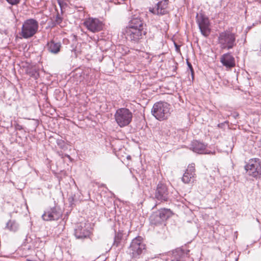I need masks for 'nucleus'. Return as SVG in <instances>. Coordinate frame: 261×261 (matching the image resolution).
<instances>
[{
    "label": "nucleus",
    "mask_w": 261,
    "mask_h": 261,
    "mask_svg": "<svg viewBox=\"0 0 261 261\" xmlns=\"http://www.w3.org/2000/svg\"><path fill=\"white\" fill-rule=\"evenodd\" d=\"M237 35L229 30L223 31L219 33L218 42L222 49H230L237 45Z\"/></svg>",
    "instance_id": "f257e3e1"
},
{
    "label": "nucleus",
    "mask_w": 261,
    "mask_h": 261,
    "mask_svg": "<svg viewBox=\"0 0 261 261\" xmlns=\"http://www.w3.org/2000/svg\"><path fill=\"white\" fill-rule=\"evenodd\" d=\"M39 29V23L34 18H29L22 23L19 35L24 39H29L33 37Z\"/></svg>",
    "instance_id": "f03ea898"
},
{
    "label": "nucleus",
    "mask_w": 261,
    "mask_h": 261,
    "mask_svg": "<svg viewBox=\"0 0 261 261\" xmlns=\"http://www.w3.org/2000/svg\"><path fill=\"white\" fill-rule=\"evenodd\" d=\"M170 105L165 102H158L154 104L151 113L160 121L167 119L170 115Z\"/></svg>",
    "instance_id": "7ed1b4c3"
},
{
    "label": "nucleus",
    "mask_w": 261,
    "mask_h": 261,
    "mask_svg": "<svg viewBox=\"0 0 261 261\" xmlns=\"http://www.w3.org/2000/svg\"><path fill=\"white\" fill-rule=\"evenodd\" d=\"M114 117L118 125L120 127H123L128 125L130 123L133 118V114L127 108H119L116 111Z\"/></svg>",
    "instance_id": "20e7f679"
},
{
    "label": "nucleus",
    "mask_w": 261,
    "mask_h": 261,
    "mask_svg": "<svg viewBox=\"0 0 261 261\" xmlns=\"http://www.w3.org/2000/svg\"><path fill=\"white\" fill-rule=\"evenodd\" d=\"M145 249V245L142 242V238L138 236L132 240L127 252L132 258H137Z\"/></svg>",
    "instance_id": "39448f33"
},
{
    "label": "nucleus",
    "mask_w": 261,
    "mask_h": 261,
    "mask_svg": "<svg viewBox=\"0 0 261 261\" xmlns=\"http://www.w3.org/2000/svg\"><path fill=\"white\" fill-rule=\"evenodd\" d=\"M172 214V212L170 209L161 208L156 212H153L150 216V222L154 225L161 224L169 218Z\"/></svg>",
    "instance_id": "423d86ee"
},
{
    "label": "nucleus",
    "mask_w": 261,
    "mask_h": 261,
    "mask_svg": "<svg viewBox=\"0 0 261 261\" xmlns=\"http://www.w3.org/2000/svg\"><path fill=\"white\" fill-rule=\"evenodd\" d=\"M74 234L77 239L83 240L89 238L91 234L90 224L83 222L77 224L74 229Z\"/></svg>",
    "instance_id": "0eeeda50"
},
{
    "label": "nucleus",
    "mask_w": 261,
    "mask_h": 261,
    "mask_svg": "<svg viewBox=\"0 0 261 261\" xmlns=\"http://www.w3.org/2000/svg\"><path fill=\"white\" fill-rule=\"evenodd\" d=\"M248 174L254 177H258L261 175V163L259 159H251L245 166Z\"/></svg>",
    "instance_id": "6e6552de"
},
{
    "label": "nucleus",
    "mask_w": 261,
    "mask_h": 261,
    "mask_svg": "<svg viewBox=\"0 0 261 261\" xmlns=\"http://www.w3.org/2000/svg\"><path fill=\"white\" fill-rule=\"evenodd\" d=\"M196 18L201 34L205 37L208 36L211 32L208 18L202 13L197 14Z\"/></svg>",
    "instance_id": "1a4fd4ad"
},
{
    "label": "nucleus",
    "mask_w": 261,
    "mask_h": 261,
    "mask_svg": "<svg viewBox=\"0 0 261 261\" xmlns=\"http://www.w3.org/2000/svg\"><path fill=\"white\" fill-rule=\"evenodd\" d=\"M62 215L61 210L57 206L49 207L44 211L42 216L45 221H55L59 220Z\"/></svg>",
    "instance_id": "9d476101"
},
{
    "label": "nucleus",
    "mask_w": 261,
    "mask_h": 261,
    "mask_svg": "<svg viewBox=\"0 0 261 261\" xmlns=\"http://www.w3.org/2000/svg\"><path fill=\"white\" fill-rule=\"evenodd\" d=\"M169 192L166 184L159 182L154 192V198L161 202H166L169 199Z\"/></svg>",
    "instance_id": "9b49d317"
},
{
    "label": "nucleus",
    "mask_w": 261,
    "mask_h": 261,
    "mask_svg": "<svg viewBox=\"0 0 261 261\" xmlns=\"http://www.w3.org/2000/svg\"><path fill=\"white\" fill-rule=\"evenodd\" d=\"M127 38L132 42L138 43L147 34L146 29H127L126 31Z\"/></svg>",
    "instance_id": "f8f14e48"
},
{
    "label": "nucleus",
    "mask_w": 261,
    "mask_h": 261,
    "mask_svg": "<svg viewBox=\"0 0 261 261\" xmlns=\"http://www.w3.org/2000/svg\"><path fill=\"white\" fill-rule=\"evenodd\" d=\"M84 25L88 30L93 33L101 31L103 28V23L97 18L86 19L84 22Z\"/></svg>",
    "instance_id": "ddd939ff"
},
{
    "label": "nucleus",
    "mask_w": 261,
    "mask_h": 261,
    "mask_svg": "<svg viewBox=\"0 0 261 261\" xmlns=\"http://www.w3.org/2000/svg\"><path fill=\"white\" fill-rule=\"evenodd\" d=\"M159 2L154 8H149V11L154 14L163 15L167 13L168 0H158Z\"/></svg>",
    "instance_id": "4468645a"
},
{
    "label": "nucleus",
    "mask_w": 261,
    "mask_h": 261,
    "mask_svg": "<svg viewBox=\"0 0 261 261\" xmlns=\"http://www.w3.org/2000/svg\"><path fill=\"white\" fill-rule=\"evenodd\" d=\"M127 29H146V24L143 18L139 16L134 15L129 21Z\"/></svg>",
    "instance_id": "2eb2a0df"
},
{
    "label": "nucleus",
    "mask_w": 261,
    "mask_h": 261,
    "mask_svg": "<svg viewBox=\"0 0 261 261\" xmlns=\"http://www.w3.org/2000/svg\"><path fill=\"white\" fill-rule=\"evenodd\" d=\"M220 62L227 68L230 69L236 65L234 58L230 53L223 54L220 58Z\"/></svg>",
    "instance_id": "dca6fc26"
},
{
    "label": "nucleus",
    "mask_w": 261,
    "mask_h": 261,
    "mask_svg": "<svg viewBox=\"0 0 261 261\" xmlns=\"http://www.w3.org/2000/svg\"><path fill=\"white\" fill-rule=\"evenodd\" d=\"M195 164H190L182 177V181L185 184L190 183L195 175Z\"/></svg>",
    "instance_id": "f3484780"
},
{
    "label": "nucleus",
    "mask_w": 261,
    "mask_h": 261,
    "mask_svg": "<svg viewBox=\"0 0 261 261\" xmlns=\"http://www.w3.org/2000/svg\"><path fill=\"white\" fill-rule=\"evenodd\" d=\"M190 251L182 249H177L173 252L171 261H186V258L189 257Z\"/></svg>",
    "instance_id": "a211bd4d"
},
{
    "label": "nucleus",
    "mask_w": 261,
    "mask_h": 261,
    "mask_svg": "<svg viewBox=\"0 0 261 261\" xmlns=\"http://www.w3.org/2000/svg\"><path fill=\"white\" fill-rule=\"evenodd\" d=\"M206 145L204 143L199 142L198 141H194L191 143V149H192L194 152L200 153V154H206L209 153L208 152L206 151Z\"/></svg>",
    "instance_id": "6ab92c4d"
},
{
    "label": "nucleus",
    "mask_w": 261,
    "mask_h": 261,
    "mask_svg": "<svg viewBox=\"0 0 261 261\" xmlns=\"http://www.w3.org/2000/svg\"><path fill=\"white\" fill-rule=\"evenodd\" d=\"M62 47L61 43L60 42H56L54 40H51L46 44L47 50L53 54H58Z\"/></svg>",
    "instance_id": "aec40b11"
},
{
    "label": "nucleus",
    "mask_w": 261,
    "mask_h": 261,
    "mask_svg": "<svg viewBox=\"0 0 261 261\" xmlns=\"http://www.w3.org/2000/svg\"><path fill=\"white\" fill-rule=\"evenodd\" d=\"M123 234L122 232L119 231H115L114 238V242L112 247L117 248L121 246V241L123 239Z\"/></svg>",
    "instance_id": "412c9836"
},
{
    "label": "nucleus",
    "mask_w": 261,
    "mask_h": 261,
    "mask_svg": "<svg viewBox=\"0 0 261 261\" xmlns=\"http://www.w3.org/2000/svg\"><path fill=\"white\" fill-rule=\"evenodd\" d=\"M6 228L10 231L16 232L19 229V224L14 220H10L6 225Z\"/></svg>",
    "instance_id": "4be33fe9"
},
{
    "label": "nucleus",
    "mask_w": 261,
    "mask_h": 261,
    "mask_svg": "<svg viewBox=\"0 0 261 261\" xmlns=\"http://www.w3.org/2000/svg\"><path fill=\"white\" fill-rule=\"evenodd\" d=\"M62 20L63 18L59 13H58L56 16L55 21L53 22V26H56L57 25H61Z\"/></svg>",
    "instance_id": "5701e85b"
},
{
    "label": "nucleus",
    "mask_w": 261,
    "mask_h": 261,
    "mask_svg": "<svg viewBox=\"0 0 261 261\" xmlns=\"http://www.w3.org/2000/svg\"><path fill=\"white\" fill-rule=\"evenodd\" d=\"M58 4L59 5L61 12H63V10L66 8L67 6V4L66 2H65L63 0H57Z\"/></svg>",
    "instance_id": "b1692460"
},
{
    "label": "nucleus",
    "mask_w": 261,
    "mask_h": 261,
    "mask_svg": "<svg viewBox=\"0 0 261 261\" xmlns=\"http://www.w3.org/2000/svg\"><path fill=\"white\" fill-rule=\"evenodd\" d=\"M187 64L189 69L190 70V71L191 72L192 79H193L194 78V69L192 67V65L188 60L187 61Z\"/></svg>",
    "instance_id": "393cba45"
},
{
    "label": "nucleus",
    "mask_w": 261,
    "mask_h": 261,
    "mask_svg": "<svg viewBox=\"0 0 261 261\" xmlns=\"http://www.w3.org/2000/svg\"><path fill=\"white\" fill-rule=\"evenodd\" d=\"M6 1L12 5H15L19 3L20 0H6Z\"/></svg>",
    "instance_id": "a878e982"
},
{
    "label": "nucleus",
    "mask_w": 261,
    "mask_h": 261,
    "mask_svg": "<svg viewBox=\"0 0 261 261\" xmlns=\"http://www.w3.org/2000/svg\"><path fill=\"white\" fill-rule=\"evenodd\" d=\"M30 75L31 76L34 77L35 79H37L39 76L38 73L36 71H32V73L30 72Z\"/></svg>",
    "instance_id": "bb28decb"
},
{
    "label": "nucleus",
    "mask_w": 261,
    "mask_h": 261,
    "mask_svg": "<svg viewBox=\"0 0 261 261\" xmlns=\"http://www.w3.org/2000/svg\"><path fill=\"white\" fill-rule=\"evenodd\" d=\"M14 127L16 130H21L23 129V127L22 125H20L18 123H16L14 124Z\"/></svg>",
    "instance_id": "cd10ccee"
},
{
    "label": "nucleus",
    "mask_w": 261,
    "mask_h": 261,
    "mask_svg": "<svg viewBox=\"0 0 261 261\" xmlns=\"http://www.w3.org/2000/svg\"><path fill=\"white\" fill-rule=\"evenodd\" d=\"M175 46H176V49H178V47H177V45L176 44H175Z\"/></svg>",
    "instance_id": "c85d7f7f"
},
{
    "label": "nucleus",
    "mask_w": 261,
    "mask_h": 261,
    "mask_svg": "<svg viewBox=\"0 0 261 261\" xmlns=\"http://www.w3.org/2000/svg\"><path fill=\"white\" fill-rule=\"evenodd\" d=\"M260 56H261V44H260Z\"/></svg>",
    "instance_id": "c756f323"
}]
</instances>
